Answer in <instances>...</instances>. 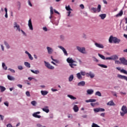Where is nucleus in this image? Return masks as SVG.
<instances>
[{"label":"nucleus","instance_id":"1","mask_svg":"<svg viewBox=\"0 0 127 127\" xmlns=\"http://www.w3.org/2000/svg\"><path fill=\"white\" fill-rule=\"evenodd\" d=\"M109 41L110 43H119L121 42V40L120 39H118V38L116 37H114L113 36H111L109 38Z\"/></svg>","mask_w":127,"mask_h":127},{"label":"nucleus","instance_id":"2","mask_svg":"<svg viewBox=\"0 0 127 127\" xmlns=\"http://www.w3.org/2000/svg\"><path fill=\"white\" fill-rule=\"evenodd\" d=\"M66 61L67 62V63H69V65L70 66V67H71V68H74V66H77V64L75 63V61H74V60H73V59H72V58H68L66 59Z\"/></svg>","mask_w":127,"mask_h":127},{"label":"nucleus","instance_id":"3","mask_svg":"<svg viewBox=\"0 0 127 127\" xmlns=\"http://www.w3.org/2000/svg\"><path fill=\"white\" fill-rule=\"evenodd\" d=\"M101 6L100 4H99L97 6V8L92 7H91L90 10L93 13H97V12H100L101 11Z\"/></svg>","mask_w":127,"mask_h":127},{"label":"nucleus","instance_id":"4","mask_svg":"<svg viewBox=\"0 0 127 127\" xmlns=\"http://www.w3.org/2000/svg\"><path fill=\"white\" fill-rule=\"evenodd\" d=\"M87 76V73L85 71H80V72H78L76 74V77L78 80H81L83 78L82 76Z\"/></svg>","mask_w":127,"mask_h":127},{"label":"nucleus","instance_id":"5","mask_svg":"<svg viewBox=\"0 0 127 127\" xmlns=\"http://www.w3.org/2000/svg\"><path fill=\"white\" fill-rule=\"evenodd\" d=\"M121 110L122 111H122L120 112V115H121V117H124L125 116V115H126V114H127V106H123L121 108Z\"/></svg>","mask_w":127,"mask_h":127},{"label":"nucleus","instance_id":"6","mask_svg":"<svg viewBox=\"0 0 127 127\" xmlns=\"http://www.w3.org/2000/svg\"><path fill=\"white\" fill-rule=\"evenodd\" d=\"M76 49H77L79 52L82 53L83 54H86V49L84 47L81 48L80 47H76Z\"/></svg>","mask_w":127,"mask_h":127},{"label":"nucleus","instance_id":"7","mask_svg":"<svg viewBox=\"0 0 127 127\" xmlns=\"http://www.w3.org/2000/svg\"><path fill=\"white\" fill-rule=\"evenodd\" d=\"M121 64L127 66V60L125 58H121L119 59Z\"/></svg>","mask_w":127,"mask_h":127},{"label":"nucleus","instance_id":"8","mask_svg":"<svg viewBox=\"0 0 127 127\" xmlns=\"http://www.w3.org/2000/svg\"><path fill=\"white\" fill-rule=\"evenodd\" d=\"M14 28H15H15H16V31L20 32V31L21 30H20V26H19V25L17 24L16 22H14Z\"/></svg>","mask_w":127,"mask_h":127},{"label":"nucleus","instance_id":"9","mask_svg":"<svg viewBox=\"0 0 127 127\" xmlns=\"http://www.w3.org/2000/svg\"><path fill=\"white\" fill-rule=\"evenodd\" d=\"M45 64V66L48 68V69H51V70H53L54 69V66L51 65L49 63H47L46 61L44 62Z\"/></svg>","mask_w":127,"mask_h":127},{"label":"nucleus","instance_id":"10","mask_svg":"<svg viewBox=\"0 0 127 127\" xmlns=\"http://www.w3.org/2000/svg\"><path fill=\"white\" fill-rule=\"evenodd\" d=\"M95 113H99V112H105V109L103 108H95L93 109Z\"/></svg>","mask_w":127,"mask_h":127},{"label":"nucleus","instance_id":"11","mask_svg":"<svg viewBox=\"0 0 127 127\" xmlns=\"http://www.w3.org/2000/svg\"><path fill=\"white\" fill-rule=\"evenodd\" d=\"M117 77L119 78V79H122L123 80H125L127 81V76L126 75H122V74H118Z\"/></svg>","mask_w":127,"mask_h":127},{"label":"nucleus","instance_id":"12","mask_svg":"<svg viewBox=\"0 0 127 127\" xmlns=\"http://www.w3.org/2000/svg\"><path fill=\"white\" fill-rule=\"evenodd\" d=\"M116 69L118 70V71H120L121 73H123L124 74L127 75V71L125 69H121V67H116Z\"/></svg>","mask_w":127,"mask_h":127},{"label":"nucleus","instance_id":"13","mask_svg":"<svg viewBox=\"0 0 127 127\" xmlns=\"http://www.w3.org/2000/svg\"><path fill=\"white\" fill-rule=\"evenodd\" d=\"M59 48H60V49H61L64 55H65V56H68V53H67V51H66V50L65 49V48H64V47H62V46H59Z\"/></svg>","mask_w":127,"mask_h":127},{"label":"nucleus","instance_id":"14","mask_svg":"<svg viewBox=\"0 0 127 127\" xmlns=\"http://www.w3.org/2000/svg\"><path fill=\"white\" fill-rule=\"evenodd\" d=\"M39 114H40V112L34 113L33 114V117H34V118H37V119H40V118H41V116L40 115H38Z\"/></svg>","mask_w":127,"mask_h":127},{"label":"nucleus","instance_id":"15","mask_svg":"<svg viewBox=\"0 0 127 127\" xmlns=\"http://www.w3.org/2000/svg\"><path fill=\"white\" fill-rule=\"evenodd\" d=\"M28 26L30 30H33V27L32 26V22H31V19H30L28 21Z\"/></svg>","mask_w":127,"mask_h":127},{"label":"nucleus","instance_id":"16","mask_svg":"<svg viewBox=\"0 0 127 127\" xmlns=\"http://www.w3.org/2000/svg\"><path fill=\"white\" fill-rule=\"evenodd\" d=\"M86 77H90L91 79H93L95 77V74L92 73V72H89V73H86Z\"/></svg>","mask_w":127,"mask_h":127},{"label":"nucleus","instance_id":"17","mask_svg":"<svg viewBox=\"0 0 127 127\" xmlns=\"http://www.w3.org/2000/svg\"><path fill=\"white\" fill-rule=\"evenodd\" d=\"M47 50L48 51V53L49 54H52V53L53 52V49L50 47H47Z\"/></svg>","mask_w":127,"mask_h":127},{"label":"nucleus","instance_id":"18","mask_svg":"<svg viewBox=\"0 0 127 127\" xmlns=\"http://www.w3.org/2000/svg\"><path fill=\"white\" fill-rule=\"evenodd\" d=\"M95 45L96 47H98V48H104V45H103V44L95 43Z\"/></svg>","mask_w":127,"mask_h":127},{"label":"nucleus","instance_id":"19","mask_svg":"<svg viewBox=\"0 0 127 127\" xmlns=\"http://www.w3.org/2000/svg\"><path fill=\"white\" fill-rule=\"evenodd\" d=\"M48 108V106H45L44 108H42V110L43 111V112H45V113H48L49 112V109Z\"/></svg>","mask_w":127,"mask_h":127},{"label":"nucleus","instance_id":"20","mask_svg":"<svg viewBox=\"0 0 127 127\" xmlns=\"http://www.w3.org/2000/svg\"><path fill=\"white\" fill-rule=\"evenodd\" d=\"M73 110L75 113H77L79 111V107H78V106L77 105H74L73 108Z\"/></svg>","mask_w":127,"mask_h":127},{"label":"nucleus","instance_id":"21","mask_svg":"<svg viewBox=\"0 0 127 127\" xmlns=\"http://www.w3.org/2000/svg\"><path fill=\"white\" fill-rule=\"evenodd\" d=\"M85 84H86V83L85 82V81H81L78 83L77 85L79 86H85Z\"/></svg>","mask_w":127,"mask_h":127},{"label":"nucleus","instance_id":"22","mask_svg":"<svg viewBox=\"0 0 127 127\" xmlns=\"http://www.w3.org/2000/svg\"><path fill=\"white\" fill-rule=\"evenodd\" d=\"M99 17H101V19H105L107 17V14H101L99 15Z\"/></svg>","mask_w":127,"mask_h":127},{"label":"nucleus","instance_id":"23","mask_svg":"<svg viewBox=\"0 0 127 127\" xmlns=\"http://www.w3.org/2000/svg\"><path fill=\"white\" fill-rule=\"evenodd\" d=\"M87 93L88 95H92L94 93V90L93 89H88L87 90Z\"/></svg>","mask_w":127,"mask_h":127},{"label":"nucleus","instance_id":"24","mask_svg":"<svg viewBox=\"0 0 127 127\" xmlns=\"http://www.w3.org/2000/svg\"><path fill=\"white\" fill-rule=\"evenodd\" d=\"M119 59V57L117 55H113L111 56V60H117Z\"/></svg>","mask_w":127,"mask_h":127},{"label":"nucleus","instance_id":"25","mask_svg":"<svg viewBox=\"0 0 127 127\" xmlns=\"http://www.w3.org/2000/svg\"><path fill=\"white\" fill-rule=\"evenodd\" d=\"M41 93L43 96H46L48 94V91L42 90L41 91Z\"/></svg>","mask_w":127,"mask_h":127},{"label":"nucleus","instance_id":"26","mask_svg":"<svg viewBox=\"0 0 127 127\" xmlns=\"http://www.w3.org/2000/svg\"><path fill=\"white\" fill-rule=\"evenodd\" d=\"M7 78L8 80H10V81H14L15 79L13 76H11L10 75H7Z\"/></svg>","mask_w":127,"mask_h":127},{"label":"nucleus","instance_id":"27","mask_svg":"<svg viewBox=\"0 0 127 127\" xmlns=\"http://www.w3.org/2000/svg\"><path fill=\"white\" fill-rule=\"evenodd\" d=\"M123 14H124V11H123V10H121L120 11V12L116 15V16H117V17H118L119 16H122V15H123Z\"/></svg>","mask_w":127,"mask_h":127},{"label":"nucleus","instance_id":"28","mask_svg":"<svg viewBox=\"0 0 127 127\" xmlns=\"http://www.w3.org/2000/svg\"><path fill=\"white\" fill-rule=\"evenodd\" d=\"M107 105L108 106H115V103H114V101H109L107 103Z\"/></svg>","mask_w":127,"mask_h":127},{"label":"nucleus","instance_id":"29","mask_svg":"<svg viewBox=\"0 0 127 127\" xmlns=\"http://www.w3.org/2000/svg\"><path fill=\"white\" fill-rule=\"evenodd\" d=\"M16 3H17V6L18 7V10H19L21 6V3H20V1H17Z\"/></svg>","mask_w":127,"mask_h":127},{"label":"nucleus","instance_id":"30","mask_svg":"<svg viewBox=\"0 0 127 127\" xmlns=\"http://www.w3.org/2000/svg\"><path fill=\"white\" fill-rule=\"evenodd\" d=\"M73 79H74V75L71 74L70 75L68 78L69 82H72V81H73Z\"/></svg>","mask_w":127,"mask_h":127},{"label":"nucleus","instance_id":"31","mask_svg":"<svg viewBox=\"0 0 127 127\" xmlns=\"http://www.w3.org/2000/svg\"><path fill=\"white\" fill-rule=\"evenodd\" d=\"M2 67L4 70H7V66L5 65V64H4V63H2Z\"/></svg>","mask_w":127,"mask_h":127},{"label":"nucleus","instance_id":"32","mask_svg":"<svg viewBox=\"0 0 127 127\" xmlns=\"http://www.w3.org/2000/svg\"><path fill=\"white\" fill-rule=\"evenodd\" d=\"M67 97H68V98H69L70 99H71V100H76V97L73 96L72 95H67Z\"/></svg>","mask_w":127,"mask_h":127},{"label":"nucleus","instance_id":"33","mask_svg":"<svg viewBox=\"0 0 127 127\" xmlns=\"http://www.w3.org/2000/svg\"><path fill=\"white\" fill-rule=\"evenodd\" d=\"M24 65H25V66L27 67V68H30V64H29V63H28V62H25L24 63Z\"/></svg>","mask_w":127,"mask_h":127},{"label":"nucleus","instance_id":"34","mask_svg":"<svg viewBox=\"0 0 127 127\" xmlns=\"http://www.w3.org/2000/svg\"><path fill=\"white\" fill-rule=\"evenodd\" d=\"M4 44L5 45L6 48H7V49H9V48H10V47L9 46V45L7 43V42L4 41Z\"/></svg>","mask_w":127,"mask_h":127},{"label":"nucleus","instance_id":"35","mask_svg":"<svg viewBox=\"0 0 127 127\" xmlns=\"http://www.w3.org/2000/svg\"><path fill=\"white\" fill-rule=\"evenodd\" d=\"M95 96H98V97H102V93H101L100 91H97L95 93Z\"/></svg>","mask_w":127,"mask_h":127},{"label":"nucleus","instance_id":"36","mask_svg":"<svg viewBox=\"0 0 127 127\" xmlns=\"http://www.w3.org/2000/svg\"><path fill=\"white\" fill-rule=\"evenodd\" d=\"M31 72H32V73H33L34 74H39V71L37 70L34 71L32 69H31Z\"/></svg>","mask_w":127,"mask_h":127},{"label":"nucleus","instance_id":"37","mask_svg":"<svg viewBox=\"0 0 127 127\" xmlns=\"http://www.w3.org/2000/svg\"><path fill=\"white\" fill-rule=\"evenodd\" d=\"M98 56H99L100 58H101V59H103V60H106V58L105 57V56H103L102 55L98 54Z\"/></svg>","mask_w":127,"mask_h":127},{"label":"nucleus","instance_id":"38","mask_svg":"<svg viewBox=\"0 0 127 127\" xmlns=\"http://www.w3.org/2000/svg\"><path fill=\"white\" fill-rule=\"evenodd\" d=\"M31 104L32 105V106H36V104H37V103L35 101H31Z\"/></svg>","mask_w":127,"mask_h":127},{"label":"nucleus","instance_id":"39","mask_svg":"<svg viewBox=\"0 0 127 127\" xmlns=\"http://www.w3.org/2000/svg\"><path fill=\"white\" fill-rule=\"evenodd\" d=\"M65 9H66L68 11L72 10L71 7H70V5L65 6Z\"/></svg>","mask_w":127,"mask_h":127},{"label":"nucleus","instance_id":"40","mask_svg":"<svg viewBox=\"0 0 127 127\" xmlns=\"http://www.w3.org/2000/svg\"><path fill=\"white\" fill-rule=\"evenodd\" d=\"M0 89L1 90V92H4V90H5V87L0 86Z\"/></svg>","mask_w":127,"mask_h":127},{"label":"nucleus","instance_id":"41","mask_svg":"<svg viewBox=\"0 0 127 127\" xmlns=\"http://www.w3.org/2000/svg\"><path fill=\"white\" fill-rule=\"evenodd\" d=\"M98 65H99V66H100V67H102V68H108V66H107L105 64H99Z\"/></svg>","mask_w":127,"mask_h":127},{"label":"nucleus","instance_id":"42","mask_svg":"<svg viewBox=\"0 0 127 127\" xmlns=\"http://www.w3.org/2000/svg\"><path fill=\"white\" fill-rule=\"evenodd\" d=\"M91 127H101L99 126V125H98L95 123H93Z\"/></svg>","mask_w":127,"mask_h":127},{"label":"nucleus","instance_id":"43","mask_svg":"<svg viewBox=\"0 0 127 127\" xmlns=\"http://www.w3.org/2000/svg\"><path fill=\"white\" fill-rule=\"evenodd\" d=\"M50 12H51V15L53 14L54 12H53V7L52 6L50 7Z\"/></svg>","mask_w":127,"mask_h":127},{"label":"nucleus","instance_id":"44","mask_svg":"<svg viewBox=\"0 0 127 127\" xmlns=\"http://www.w3.org/2000/svg\"><path fill=\"white\" fill-rule=\"evenodd\" d=\"M26 95L27 97H30V93L29 92V91H26Z\"/></svg>","mask_w":127,"mask_h":127},{"label":"nucleus","instance_id":"45","mask_svg":"<svg viewBox=\"0 0 127 127\" xmlns=\"http://www.w3.org/2000/svg\"><path fill=\"white\" fill-rule=\"evenodd\" d=\"M28 56V57L30 60H33V57L31 56V55L30 54Z\"/></svg>","mask_w":127,"mask_h":127},{"label":"nucleus","instance_id":"46","mask_svg":"<svg viewBox=\"0 0 127 127\" xmlns=\"http://www.w3.org/2000/svg\"><path fill=\"white\" fill-rule=\"evenodd\" d=\"M18 69L19 70H23V67L21 65H18Z\"/></svg>","mask_w":127,"mask_h":127},{"label":"nucleus","instance_id":"47","mask_svg":"<svg viewBox=\"0 0 127 127\" xmlns=\"http://www.w3.org/2000/svg\"><path fill=\"white\" fill-rule=\"evenodd\" d=\"M8 70L10 71L12 73H15V71L14 69H12L11 68H9Z\"/></svg>","mask_w":127,"mask_h":127},{"label":"nucleus","instance_id":"48","mask_svg":"<svg viewBox=\"0 0 127 127\" xmlns=\"http://www.w3.org/2000/svg\"><path fill=\"white\" fill-rule=\"evenodd\" d=\"M80 7H81V8H82V9H84V8H85V6H84V5L83 4H81L80 5Z\"/></svg>","mask_w":127,"mask_h":127},{"label":"nucleus","instance_id":"49","mask_svg":"<svg viewBox=\"0 0 127 127\" xmlns=\"http://www.w3.org/2000/svg\"><path fill=\"white\" fill-rule=\"evenodd\" d=\"M28 3L29 5H30V6H32V4H31V2L30 1V0H28Z\"/></svg>","mask_w":127,"mask_h":127},{"label":"nucleus","instance_id":"50","mask_svg":"<svg viewBox=\"0 0 127 127\" xmlns=\"http://www.w3.org/2000/svg\"><path fill=\"white\" fill-rule=\"evenodd\" d=\"M4 105H5V106H6V107H8V102L6 101L4 102Z\"/></svg>","mask_w":127,"mask_h":127},{"label":"nucleus","instance_id":"51","mask_svg":"<svg viewBox=\"0 0 127 127\" xmlns=\"http://www.w3.org/2000/svg\"><path fill=\"white\" fill-rule=\"evenodd\" d=\"M51 58L52 60H53V61H54V62H56V63H57V60H54V59H53V57L51 56Z\"/></svg>","mask_w":127,"mask_h":127},{"label":"nucleus","instance_id":"52","mask_svg":"<svg viewBox=\"0 0 127 127\" xmlns=\"http://www.w3.org/2000/svg\"><path fill=\"white\" fill-rule=\"evenodd\" d=\"M90 102L91 103H94L96 102V99H90Z\"/></svg>","mask_w":127,"mask_h":127},{"label":"nucleus","instance_id":"53","mask_svg":"<svg viewBox=\"0 0 127 127\" xmlns=\"http://www.w3.org/2000/svg\"><path fill=\"white\" fill-rule=\"evenodd\" d=\"M105 60H112V57L105 58Z\"/></svg>","mask_w":127,"mask_h":127},{"label":"nucleus","instance_id":"54","mask_svg":"<svg viewBox=\"0 0 127 127\" xmlns=\"http://www.w3.org/2000/svg\"><path fill=\"white\" fill-rule=\"evenodd\" d=\"M20 31H21V32L23 33V34L24 35H25V36H26V33H25V32H24V31H23V30H21Z\"/></svg>","mask_w":127,"mask_h":127},{"label":"nucleus","instance_id":"55","mask_svg":"<svg viewBox=\"0 0 127 127\" xmlns=\"http://www.w3.org/2000/svg\"><path fill=\"white\" fill-rule=\"evenodd\" d=\"M0 118L1 121H3V118H4L3 116L0 115Z\"/></svg>","mask_w":127,"mask_h":127},{"label":"nucleus","instance_id":"56","mask_svg":"<svg viewBox=\"0 0 127 127\" xmlns=\"http://www.w3.org/2000/svg\"><path fill=\"white\" fill-rule=\"evenodd\" d=\"M37 127H43V126H42V125H41L40 124H37Z\"/></svg>","mask_w":127,"mask_h":127},{"label":"nucleus","instance_id":"57","mask_svg":"<svg viewBox=\"0 0 127 127\" xmlns=\"http://www.w3.org/2000/svg\"><path fill=\"white\" fill-rule=\"evenodd\" d=\"M54 12H55V13H57V14H60V13H59V12H58V11H57L55 9L54 10Z\"/></svg>","mask_w":127,"mask_h":127},{"label":"nucleus","instance_id":"58","mask_svg":"<svg viewBox=\"0 0 127 127\" xmlns=\"http://www.w3.org/2000/svg\"><path fill=\"white\" fill-rule=\"evenodd\" d=\"M115 64H121V62L119 61H115Z\"/></svg>","mask_w":127,"mask_h":127},{"label":"nucleus","instance_id":"59","mask_svg":"<svg viewBox=\"0 0 127 127\" xmlns=\"http://www.w3.org/2000/svg\"><path fill=\"white\" fill-rule=\"evenodd\" d=\"M17 87H18L19 88H20L21 89V88H22V85L21 84H17Z\"/></svg>","mask_w":127,"mask_h":127},{"label":"nucleus","instance_id":"60","mask_svg":"<svg viewBox=\"0 0 127 127\" xmlns=\"http://www.w3.org/2000/svg\"><path fill=\"white\" fill-rule=\"evenodd\" d=\"M105 113H101L100 116H101V117H103V118H104L105 117Z\"/></svg>","mask_w":127,"mask_h":127},{"label":"nucleus","instance_id":"61","mask_svg":"<svg viewBox=\"0 0 127 127\" xmlns=\"http://www.w3.org/2000/svg\"><path fill=\"white\" fill-rule=\"evenodd\" d=\"M43 29L44 31H47V28L46 27H43Z\"/></svg>","mask_w":127,"mask_h":127},{"label":"nucleus","instance_id":"62","mask_svg":"<svg viewBox=\"0 0 127 127\" xmlns=\"http://www.w3.org/2000/svg\"><path fill=\"white\" fill-rule=\"evenodd\" d=\"M67 16H70V14H71V11H68V12H67Z\"/></svg>","mask_w":127,"mask_h":127},{"label":"nucleus","instance_id":"63","mask_svg":"<svg viewBox=\"0 0 127 127\" xmlns=\"http://www.w3.org/2000/svg\"><path fill=\"white\" fill-rule=\"evenodd\" d=\"M103 1L104 3H105V4H107L108 3V2L106 0H103Z\"/></svg>","mask_w":127,"mask_h":127},{"label":"nucleus","instance_id":"64","mask_svg":"<svg viewBox=\"0 0 127 127\" xmlns=\"http://www.w3.org/2000/svg\"><path fill=\"white\" fill-rule=\"evenodd\" d=\"M7 127H12V126L11 124L7 125Z\"/></svg>","mask_w":127,"mask_h":127}]
</instances>
